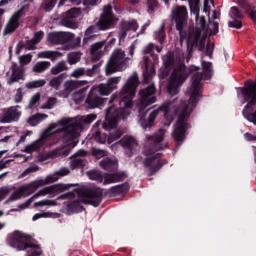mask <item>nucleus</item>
Instances as JSON below:
<instances>
[{
	"label": "nucleus",
	"instance_id": "1",
	"mask_svg": "<svg viewBox=\"0 0 256 256\" xmlns=\"http://www.w3.org/2000/svg\"><path fill=\"white\" fill-rule=\"evenodd\" d=\"M162 60L165 67V75L169 73L171 67H175L167 87L169 95H177V93H179V87L185 83L187 75L192 73V84L186 91L188 100H181L179 103H177V100L164 102L157 110L150 113L148 121H146L144 118V107L153 105V103L157 101V97H155V86L150 85L140 90L139 93V123L143 129H147V127L153 125V121H155V118L159 115V111H163L164 127H169L171 123H173L175 115H177L178 119L174 124L172 137L175 139L176 143H181V141L185 139V135H187V129H189L187 119H189V115H191L193 109H195V105H197L201 98V79H211V77H213V67L211 66V62L202 61V75H200L197 73V71H199L197 66L185 68V65H183V57L174 55L172 52H168L164 55Z\"/></svg>",
	"mask_w": 256,
	"mask_h": 256
},
{
	"label": "nucleus",
	"instance_id": "2",
	"mask_svg": "<svg viewBox=\"0 0 256 256\" xmlns=\"http://www.w3.org/2000/svg\"><path fill=\"white\" fill-rule=\"evenodd\" d=\"M188 3L190 13L191 15H195L196 19V28L194 31L188 33L183 32V29H187V20L189 19L187 7L177 5L172 9V16L175 19L176 29L180 31V43H183V41L187 43V61H189L191 53H193L195 47H198L200 51L205 49V38L219 33L218 22L213 21L206 25L205 17H199V0H188Z\"/></svg>",
	"mask_w": 256,
	"mask_h": 256
},
{
	"label": "nucleus",
	"instance_id": "3",
	"mask_svg": "<svg viewBox=\"0 0 256 256\" xmlns=\"http://www.w3.org/2000/svg\"><path fill=\"white\" fill-rule=\"evenodd\" d=\"M138 85L139 76H137V74H133L120 91V108L115 110V108L110 107L106 110V120L103 123V129H105V131H109V145L114 143V141H117V139H121V135H123V131L117 128V119H119V117L125 119V117L131 113L130 109L133 107V97H135Z\"/></svg>",
	"mask_w": 256,
	"mask_h": 256
},
{
	"label": "nucleus",
	"instance_id": "4",
	"mask_svg": "<svg viewBox=\"0 0 256 256\" xmlns=\"http://www.w3.org/2000/svg\"><path fill=\"white\" fill-rule=\"evenodd\" d=\"M75 123H77V120L73 118H63L57 123L50 124L48 128L42 132V137L49 139L51 135L64 131V136L62 138L63 146L61 149L67 147V149L62 153L64 157H67V155L71 153V150L77 146V143H79V136L81 135V127H75Z\"/></svg>",
	"mask_w": 256,
	"mask_h": 256
},
{
	"label": "nucleus",
	"instance_id": "5",
	"mask_svg": "<svg viewBox=\"0 0 256 256\" xmlns=\"http://www.w3.org/2000/svg\"><path fill=\"white\" fill-rule=\"evenodd\" d=\"M73 195H77L78 201H74L68 207L71 211H74V213H80V211H83L81 203L99 207L101 200L103 199V190L101 188H88L75 192L74 194L69 192L59 196L57 200L68 199L69 197H73Z\"/></svg>",
	"mask_w": 256,
	"mask_h": 256
},
{
	"label": "nucleus",
	"instance_id": "6",
	"mask_svg": "<svg viewBox=\"0 0 256 256\" xmlns=\"http://www.w3.org/2000/svg\"><path fill=\"white\" fill-rule=\"evenodd\" d=\"M243 103H246L242 115L249 123L256 125V83L248 81L243 88H240Z\"/></svg>",
	"mask_w": 256,
	"mask_h": 256
},
{
	"label": "nucleus",
	"instance_id": "7",
	"mask_svg": "<svg viewBox=\"0 0 256 256\" xmlns=\"http://www.w3.org/2000/svg\"><path fill=\"white\" fill-rule=\"evenodd\" d=\"M51 183H55L54 176H47L45 179L35 180L29 184H25L11 194L10 201H17V199H21V197H29V195L35 193L39 187H45V185Z\"/></svg>",
	"mask_w": 256,
	"mask_h": 256
},
{
	"label": "nucleus",
	"instance_id": "8",
	"mask_svg": "<svg viewBox=\"0 0 256 256\" xmlns=\"http://www.w3.org/2000/svg\"><path fill=\"white\" fill-rule=\"evenodd\" d=\"M129 59L131 58L125 56V51L122 49H115L106 64V75H113V73L125 71L127 61H129Z\"/></svg>",
	"mask_w": 256,
	"mask_h": 256
},
{
	"label": "nucleus",
	"instance_id": "9",
	"mask_svg": "<svg viewBox=\"0 0 256 256\" xmlns=\"http://www.w3.org/2000/svg\"><path fill=\"white\" fill-rule=\"evenodd\" d=\"M69 190L68 184H55L51 186H47L41 190H39L36 194H34L31 198H29L26 202L18 205V209H27L35 199H39V197H45L47 195H51V197H56L61 193H65V191Z\"/></svg>",
	"mask_w": 256,
	"mask_h": 256
},
{
	"label": "nucleus",
	"instance_id": "10",
	"mask_svg": "<svg viewBox=\"0 0 256 256\" xmlns=\"http://www.w3.org/2000/svg\"><path fill=\"white\" fill-rule=\"evenodd\" d=\"M87 176L92 181H97L98 183H103L104 185L118 183V181H123V179L126 177L124 172H118L114 174H101V171L98 170L87 172Z\"/></svg>",
	"mask_w": 256,
	"mask_h": 256
},
{
	"label": "nucleus",
	"instance_id": "11",
	"mask_svg": "<svg viewBox=\"0 0 256 256\" xmlns=\"http://www.w3.org/2000/svg\"><path fill=\"white\" fill-rule=\"evenodd\" d=\"M31 244V236L21 232L15 231L12 234V239L10 241L11 247L17 249V251H25Z\"/></svg>",
	"mask_w": 256,
	"mask_h": 256
},
{
	"label": "nucleus",
	"instance_id": "12",
	"mask_svg": "<svg viewBox=\"0 0 256 256\" xmlns=\"http://www.w3.org/2000/svg\"><path fill=\"white\" fill-rule=\"evenodd\" d=\"M19 117H21L19 106H11L8 108H4L1 110L0 123H13V121H19Z\"/></svg>",
	"mask_w": 256,
	"mask_h": 256
},
{
	"label": "nucleus",
	"instance_id": "13",
	"mask_svg": "<svg viewBox=\"0 0 256 256\" xmlns=\"http://www.w3.org/2000/svg\"><path fill=\"white\" fill-rule=\"evenodd\" d=\"M121 77H111L106 83L99 84L97 89L100 95H111L115 90H117V85H119Z\"/></svg>",
	"mask_w": 256,
	"mask_h": 256
},
{
	"label": "nucleus",
	"instance_id": "14",
	"mask_svg": "<svg viewBox=\"0 0 256 256\" xmlns=\"http://www.w3.org/2000/svg\"><path fill=\"white\" fill-rule=\"evenodd\" d=\"M113 21H115V17L111 12V6H105L103 14L101 15V18L97 23V27L101 31H105L113 25Z\"/></svg>",
	"mask_w": 256,
	"mask_h": 256
},
{
	"label": "nucleus",
	"instance_id": "15",
	"mask_svg": "<svg viewBox=\"0 0 256 256\" xmlns=\"http://www.w3.org/2000/svg\"><path fill=\"white\" fill-rule=\"evenodd\" d=\"M121 145L127 155H131L137 148V140L133 136H124L118 143L111 146L112 151L117 150V145Z\"/></svg>",
	"mask_w": 256,
	"mask_h": 256
},
{
	"label": "nucleus",
	"instance_id": "16",
	"mask_svg": "<svg viewBox=\"0 0 256 256\" xmlns=\"http://www.w3.org/2000/svg\"><path fill=\"white\" fill-rule=\"evenodd\" d=\"M80 13L81 12L77 8L70 9L64 14L61 20V25L68 27L69 29H77V23H75V19L79 17Z\"/></svg>",
	"mask_w": 256,
	"mask_h": 256
},
{
	"label": "nucleus",
	"instance_id": "17",
	"mask_svg": "<svg viewBox=\"0 0 256 256\" xmlns=\"http://www.w3.org/2000/svg\"><path fill=\"white\" fill-rule=\"evenodd\" d=\"M22 16V9L16 11L7 22L3 31V35H11V33H15V31H17L19 27V20L21 19Z\"/></svg>",
	"mask_w": 256,
	"mask_h": 256
},
{
	"label": "nucleus",
	"instance_id": "18",
	"mask_svg": "<svg viewBox=\"0 0 256 256\" xmlns=\"http://www.w3.org/2000/svg\"><path fill=\"white\" fill-rule=\"evenodd\" d=\"M73 37L74 35L69 32H52L48 34L47 39L49 43H59L60 45H62L63 43H67V41H71Z\"/></svg>",
	"mask_w": 256,
	"mask_h": 256
},
{
	"label": "nucleus",
	"instance_id": "19",
	"mask_svg": "<svg viewBox=\"0 0 256 256\" xmlns=\"http://www.w3.org/2000/svg\"><path fill=\"white\" fill-rule=\"evenodd\" d=\"M87 155V152L85 150H79L76 152L72 157L70 161V169L75 170V169H81V167H85V160H83V156Z\"/></svg>",
	"mask_w": 256,
	"mask_h": 256
},
{
	"label": "nucleus",
	"instance_id": "20",
	"mask_svg": "<svg viewBox=\"0 0 256 256\" xmlns=\"http://www.w3.org/2000/svg\"><path fill=\"white\" fill-rule=\"evenodd\" d=\"M229 17L232 19V21H228V27H233L234 29H241V27H243V24H241V21H239L243 15H241V12H239L237 7H232L230 9Z\"/></svg>",
	"mask_w": 256,
	"mask_h": 256
},
{
	"label": "nucleus",
	"instance_id": "21",
	"mask_svg": "<svg viewBox=\"0 0 256 256\" xmlns=\"http://www.w3.org/2000/svg\"><path fill=\"white\" fill-rule=\"evenodd\" d=\"M139 28V25L137 24V21L132 20L129 22H122L120 32H119V39L120 41H123L125 37H127V32L128 31H137Z\"/></svg>",
	"mask_w": 256,
	"mask_h": 256
},
{
	"label": "nucleus",
	"instance_id": "22",
	"mask_svg": "<svg viewBox=\"0 0 256 256\" xmlns=\"http://www.w3.org/2000/svg\"><path fill=\"white\" fill-rule=\"evenodd\" d=\"M97 89V87H93L86 99V103L88 104L90 109H95L97 107H101L104 103L103 98L101 96H95L93 92Z\"/></svg>",
	"mask_w": 256,
	"mask_h": 256
},
{
	"label": "nucleus",
	"instance_id": "23",
	"mask_svg": "<svg viewBox=\"0 0 256 256\" xmlns=\"http://www.w3.org/2000/svg\"><path fill=\"white\" fill-rule=\"evenodd\" d=\"M23 74H24L23 69L13 66L11 75L9 76V73L6 74L7 83L9 85H13V83H17L18 81L23 80L24 79Z\"/></svg>",
	"mask_w": 256,
	"mask_h": 256
},
{
	"label": "nucleus",
	"instance_id": "24",
	"mask_svg": "<svg viewBox=\"0 0 256 256\" xmlns=\"http://www.w3.org/2000/svg\"><path fill=\"white\" fill-rule=\"evenodd\" d=\"M105 41L97 42L91 47V57L93 61H99L102 55H104Z\"/></svg>",
	"mask_w": 256,
	"mask_h": 256
},
{
	"label": "nucleus",
	"instance_id": "25",
	"mask_svg": "<svg viewBox=\"0 0 256 256\" xmlns=\"http://www.w3.org/2000/svg\"><path fill=\"white\" fill-rule=\"evenodd\" d=\"M72 119L76 121V123L74 124V127H80V133H81V131H83V123H86L87 125L91 124L92 121H95V119H97V115L89 114L87 116H78Z\"/></svg>",
	"mask_w": 256,
	"mask_h": 256
},
{
	"label": "nucleus",
	"instance_id": "26",
	"mask_svg": "<svg viewBox=\"0 0 256 256\" xmlns=\"http://www.w3.org/2000/svg\"><path fill=\"white\" fill-rule=\"evenodd\" d=\"M46 137H43V133L40 135L39 139L34 141L33 143L27 145L23 151L24 153H34V151H39L41 147H43V144L45 143Z\"/></svg>",
	"mask_w": 256,
	"mask_h": 256
},
{
	"label": "nucleus",
	"instance_id": "27",
	"mask_svg": "<svg viewBox=\"0 0 256 256\" xmlns=\"http://www.w3.org/2000/svg\"><path fill=\"white\" fill-rule=\"evenodd\" d=\"M87 81H75V80H67L64 83V91L66 93H71V91H75V89H79V87H83L86 85Z\"/></svg>",
	"mask_w": 256,
	"mask_h": 256
},
{
	"label": "nucleus",
	"instance_id": "28",
	"mask_svg": "<svg viewBox=\"0 0 256 256\" xmlns=\"http://www.w3.org/2000/svg\"><path fill=\"white\" fill-rule=\"evenodd\" d=\"M65 79H67V74H65V73L60 74L59 76L51 78L48 85L52 89H55V91H59V89L61 88V85H63V81H65Z\"/></svg>",
	"mask_w": 256,
	"mask_h": 256
},
{
	"label": "nucleus",
	"instance_id": "29",
	"mask_svg": "<svg viewBox=\"0 0 256 256\" xmlns=\"http://www.w3.org/2000/svg\"><path fill=\"white\" fill-rule=\"evenodd\" d=\"M100 167L106 171H113L117 169V160L113 158H105L100 162Z\"/></svg>",
	"mask_w": 256,
	"mask_h": 256
},
{
	"label": "nucleus",
	"instance_id": "30",
	"mask_svg": "<svg viewBox=\"0 0 256 256\" xmlns=\"http://www.w3.org/2000/svg\"><path fill=\"white\" fill-rule=\"evenodd\" d=\"M44 35H45V33L43 31L36 32L33 39L27 41L28 49L29 50L35 49V45H37V43H39L41 41V39H43Z\"/></svg>",
	"mask_w": 256,
	"mask_h": 256
},
{
	"label": "nucleus",
	"instance_id": "31",
	"mask_svg": "<svg viewBox=\"0 0 256 256\" xmlns=\"http://www.w3.org/2000/svg\"><path fill=\"white\" fill-rule=\"evenodd\" d=\"M49 67H51V62L48 61H40L37 62L33 68L32 71L34 73H43L44 71H47V69H49Z\"/></svg>",
	"mask_w": 256,
	"mask_h": 256
},
{
	"label": "nucleus",
	"instance_id": "32",
	"mask_svg": "<svg viewBox=\"0 0 256 256\" xmlns=\"http://www.w3.org/2000/svg\"><path fill=\"white\" fill-rule=\"evenodd\" d=\"M47 117H49L47 114L38 113V114L30 117L28 119V123H29V125H31V127H35V126L39 125V123H41V121H45V119H47Z\"/></svg>",
	"mask_w": 256,
	"mask_h": 256
},
{
	"label": "nucleus",
	"instance_id": "33",
	"mask_svg": "<svg viewBox=\"0 0 256 256\" xmlns=\"http://www.w3.org/2000/svg\"><path fill=\"white\" fill-rule=\"evenodd\" d=\"M38 57H40V59H51L52 61H55V59H59V57H61V53L53 51H43L38 53Z\"/></svg>",
	"mask_w": 256,
	"mask_h": 256
},
{
	"label": "nucleus",
	"instance_id": "34",
	"mask_svg": "<svg viewBox=\"0 0 256 256\" xmlns=\"http://www.w3.org/2000/svg\"><path fill=\"white\" fill-rule=\"evenodd\" d=\"M87 89H89V86L74 92L72 95L73 101H75V103H82V101L85 99V93H87Z\"/></svg>",
	"mask_w": 256,
	"mask_h": 256
},
{
	"label": "nucleus",
	"instance_id": "35",
	"mask_svg": "<svg viewBox=\"0 0 256 256\" xmlns=\"http://www.w3.org/2000/svg\"><path fill=\"white\" fill-rule=\"evenodd\" d=\"M47 81L45 79L33 80L25 84L26 89H39V87H45Z\"/></svg>",
	"mask_w": 256,
	"mask_h": 256
},
{
	"label": "nucleus",
	"instance_id": "36",
	"mask_svg": "<svg viewBox=\"0 0 256 256\" xmlns=\"http://www.w3.org/2000/svg\"><path fill=\"white\" fill-rule=\"evenodd\" d=\"M57 206V200L43 199L34 203V208L37 207H55Z\"/></svg>",
	"mask_w": 256,
	"mask_h": 256
},
{
	"label": "nucleus",
	"instance_id": "37",
	"mask_svg": "<svg viewBox=\"0 0 256 256\" xmlns=\"http://www.w3.org/2000/svg\"><path fill=\"white\" fill-rule=\"evenodd\" d=\"M67 63L65 61L59 62L56 66L52 67L50 72L52 75H59L62 71H67Z\"/></svg>",
	"mask_w": 256,
	"mask_h": 256
},
{
	"label": "nucleus",
	"instance_id": "38",
	"mask_svg": "<svg viewBox=\"0 0 256 256\" xmlns=\"http://www.w3.org/2000/svg\"><path fill=\"white\" fill-rule=\"evenodd\" d=\"M27 249V256H41V247L39 245H35L33 243Z\"/></svg>",
	"mask_w": 256,
	"mask_h": 256
},
{
	"label": "nucleus",
	"instance_id": "39",
	"mask_svg": "<svg viewBox=\"0 0 256 256\" xmlns=\"http://www.w3.org/2000/svg\"><path fill=\"white\" fill-rule=\"evenodd\" d=\"M165 133H167V130L160 129L154 136L148 137V140L152 139V141H155V143H161V141L165 139Z\"/></svg>",
	"mask_w": 256,
	"mask_h": 256
},
{
	"label": "nucleus",
	"instance_id": "40",
	"mask_svg": "<svg viewBox=\"0 0 256 256\" xmlns=\"http://www.w3.org/2000/svg\"><path fill=\"white\" fill-rule=\"evenodd\" d=\"M65 175H69V168H67V167L61 168L54 174L49 175L48 177H54V179H55L54 183H55V181H59L60 177H65Z\"/></svg>",
	"mask_w": 256,
	"mask_h": 256
},
{
	"label": "nucleus",
	"instance_id": "41",
	"mask_svg": "<svg viewBox=\"0 0 256 256\" xmlns=\"http://www.w3.org/2000/svg\"><path fill=\"white\" fill-rule=\"evenodd\" d=\"M81 59V54L77 52L69 53L67 56V61L70 65H75V63H79Z\"/></svg>",
	"mask_w": 256,
	"mask_h": 256
},
{
	"label": "nucleus",
	"instance_id": "42",
	"mask_svg": "<svg viewBox=\"0 0 256 256\" xmlns=\"http://www.w3.org/2000/svg\"><path fill=\"white\" fill-rule=\"evenodd\" d=\"M93 137L98 143H108V136L106 134H102L101 131H96Z\"/></svg>",
	"mask_w": 256,
	"mask_h": 256
},
{
	"label": "nucleus",
	"instance_id": "43",
	"mask_svg": "<svg viewBox=\"0 0 256 256\" xmlns=\"http://www.w3.org/2000/svg\"><path fill=\"white\" fill-rule=\"evenodd\" d=\"M57 105V98L50 97L45 104L41 106V109H53Z\"/></svg>",
	"mask_w": 256,
	"mask_h": 256
},
{
	"label": "nucleus",
	"instance_id": "44",
	"mask_svg": "<svg viewBox=\"0 0 256 256\" xmlns=\"http://www.w3.org/2000/svg\"><path fill=\"white\" fill-rule=\"evenodd\" d=\"M35 171H39V166L32 165L22 172V174L19 176V179H23V177H28V175H31V173H35Z\"/></svg>",
	"mask_w": 256,
	"mask_h": 256
},
{
	"label": "nucleus",
	"instance_id": "45",
	"mask_svg": "<svg viewBox=\"0 0 256 256\" xmlns=\"http://www.w3.org/2000/svg\"><path fill=\"white\" fill-rule=\"evenodd\" d=\"M35 171H39V166L32 165L22 172V174L19 176V179H23V177H28V175H31V173H35Z\"/></svg>",
	"mask_w": 256,
	"mask_h": 256
},
{
	"label": "nucleus",
	"instance_id": "46",
	"mask_svg": "<svg viewBox=\"0 0 256 256\" xmlns=\"http://www.w3.org/2000/svg\"><path fill=\"white\" fill-rule=\"evenodd\" d=\"M39 99H41V94L39 93L34 94L30 99L28 109H33V107H35V105L39 103Z\"/></svg>",
	"mask_w": 256,
	"mask_h": 256
},
{
	"label": "nucleus",
	"instance_id": "47",
	"mask_svg": "<svg viewBox=\"0 0 256 256\" xmlns=\"http://www.w3.org/2000/svg\"><path fill=\"white\" fill-rule=\"evenodd\" d=\"M94 31H95V27H90L86 30L85 36H84V43H87L88 41H90V39H93V37H95V35L93 34Z\"/></svg>",
	"mask_w": 256,
	"mask_h": 256
},
{
	"label": "nucleus",
	"instance_id": "48",
	"mask_svg": "<svg viewBox=\"0 0 256 256\" xmlns=\"http://www.w3.org/2000/svg\"><path fill=\"white\" fill-rule=\"evenodd\" d=\"M85 75V68H77L73 70L70 74V77H74V79H79V77H83Z\"/></svg>",
	"mask_w": 256,
	"mask_h": 256
},
{
	"label": "nucleus",
	"instance_id": "49",
	"mask_svg": "<svg viewBox=\"0 0 256 256\" xmlns=\"http://www.w3.org/2000/svg\"><path fill=\"white\" fill-rule=\"evenodd\" d=\"M112 191L114 193H125V191H129V185L123 184V185H118L112 188Z\"/></svg>",
	"mask_w": 256,
	"mask_h": 256
},
{
	"label": "nucleus",
	"instance_id": "50",
	"mask_svg": "<svg viewBox=\"0 0 256 256\" xmlns=\"http://www.w3.org/2000/svg\"><path fill=\"white\" fill-rule=\"evenodd\" d=\"M51 217V212H41V213H37L32 217V221H37L39 219H47Z\"/></svg>",
	"mask_w": 256,
	"mask_h": 256
},
{
	"label": "nucleus",
	"instance_id": "51",
	"mask_svg": "<svg viewBox=\"0 0 256 256\" xmlns=\"http://www.w3.org/2000/svg\"><path fill=\"white\" fill-rule=\"evenodd\" d=\"M92 154L94 155V157H96V159H101V157H105V155H107V152H105L104 150L101 149H93L92 150Z\"/></svg>",
	"mask_w": 256,
	"mask_h": 256
},
{
	"label": "nucleus",
	"instance_id": "52",
	"mask_svg": "<svg viewBox=\"0 0 256 256\" xmlns=\"http://www.w3.org/2000/svg\"><path fill=\"white\" fill-rule=\"evenodd\" d=\"M31 59H33V56H31V54H27V55L21 56L19 58L20 64L21 65H27V63H31Z\"/></svg>",
	"mask_w": 256,
	"mask_h": 256
},
{
	"label": "nucleus",
	"instance_id": "53",
	"mask_svg": "<svg viewBox=\"0 0 256 256\" xmlns=\"http://www.w3.org/2000/svg\"><path fill=\"white\" fill-rule=\"evenodd\" d=\"M22 100H23V90L21 88H18L14 96V101L15 103H21Z\"/></svg>",
	"mask_w": 256,
	"mask_h": 256
},
{
	"label": "nucleus",
	"instance_id": "54",
	"mask_svg": "<svg viewBox=\"0 0 256 256\" xmlns=\"http://www.w3.org/2000/svg\"><path fill=\"white\" fill-rule=\"evenodd\" d=\"M57 3V0H50L45 3L44 9L45 11H52L53 7H55V4Z\"/></svg>",
	"mask_w": 256,
	"mask_h": 256
},
{
	"label": "nucleus",
	"instance_id": "55",
	"mask_svg": "<svg viewBox=\"0 0 256 256\" xmlns=\"http://www.w3.org/2000/svg\"><path fill=\"white\" fill-rule=\"evenodd\" d=\"M155 7H157V1L149 0L148 1V11H150L152 13V11L155 10Z\"/></svg>",
	"mask_w": 256,
	"mask_h": 256
},
{
	"label": "nucleus",
	"instance_id": "56",
	"mask_svg": "<svg viewBox=\"0 0 256 256\" xmlns=\"http://www.w3.org/2000/svg\"><path fill=\"white\" fill-rule=\"evenodd\" d=\"M9 195V189H0V199H5Z\"/></svg>",
	"mask_w": 256,
	"mask_h": 256
},
{
	"label": "nucleus",
	"instance_id": "57",
	"mask_svg": "<svg viewBox=\"0 0 256 256\" xmlns=\"http://www.w3.org/2000/svg\"><path fill=\"white\" fill-rule=\"evenodd\" d=\"M135 49H137V46H135V43H133L129 48H128V53L130 57H133L135 55Z\"/></svg>",
	"mask_w": 256,
	"mask_h": 256
},
{
	"label": "nucleus",
	"instance_id": "58",
	"mask_svg": "<svg viewBox=\"0 0 256 256\" xmlns=\"http://www.w3.org/2000/svg\"><path fill=\"white\" fill-rule=\"evenodd\" d=\"M212 53H213V45L208 44V45L206 46V55H208L209 57H211Z\"/></svg>",
	"mask_w": 256,
	"mask_h": 256
},
{
	"label": "nucleus",
	"instance_id": "59",
	"mask_svg": "<svg viewBox=\"0 0 256 256\" xmlns=\"http://www.w3.org/2000/svg\"><path fill=\"white\" fill-rule=\"evenodd\" d=\"M244 137L246 141H256V136H253L252 134L246 133L244 134Z\"/></svg>",
	"mask_w": 256,
	"mask_h": 256
},
{
	"label": "nucleus",
	"instance_id": "60",
	"mask_svg": "<svg viewBox=\"0 0 256 256\" xmlns=\"http://www.w3.org/2000/svg\"><path fill=\"white\" fill-rule=\"evenodd\" d=\"M11 160L0 161V171L3 169H7V164L10 163Z\"/></svg>",
	"mask_w": 256,
	"mask_h": 256
},
{
	"label": "nucleus",
	"instance_id": "61",
	"mask_svg": "<svg viewBox=\"0 0 256 256\" xmlns=\"http://www.w3.org/2000/svg\"><path fill=\"white\" fill-rule=\"evenodd\" d=\"M151 51H153V43L148 44V45L144 48V53H151Z\"/></svg>",
	"mask_w": 256,
	"mask_h": 256
},
{
	"label": "nucleus",
	"instance_id": "62",
	"mask_svg": "<svg viewBox=\"0 0 256 256\" xmlns=\"http://www.w3.org/2000/svg\"><path fill=\"white\" fill-rule=\"evenodd\" d=\"M98 0H84V5H97Z\"/></svg>",
	"mask_w": 256,
	"mask_h": 256
},
{
	"label": "nucleus",
	"instance_id": "63",
	"mask_svg": "<svg viewBox=\"0 0 256 256\" xmlns=\"http://www.w3.org/2000/svg\"><path fill=\"white\" fill-rule=\"evenodd\" d=\"M219 12H217L216 10L213 11V16L212 19L215 21V19H219Z\"/></svg>",
	"mask_w": 256,
	"mask_h": 256
},
{
	"label": "nucleus",
	"instance_id": "64",
	"mask_svg": "<svg viewBox=\"0 0 256 256\" xmlns=\"http://www.w3.org/2000/svg\"><path fill=\"white\" fill-rule=\"evenodd\" d=\"M251 18L253 19L254 23H256V11L251 13Z\"/></svg>",
	"mask_w": 256,
	"mask_h": 256
}]
</instances>
